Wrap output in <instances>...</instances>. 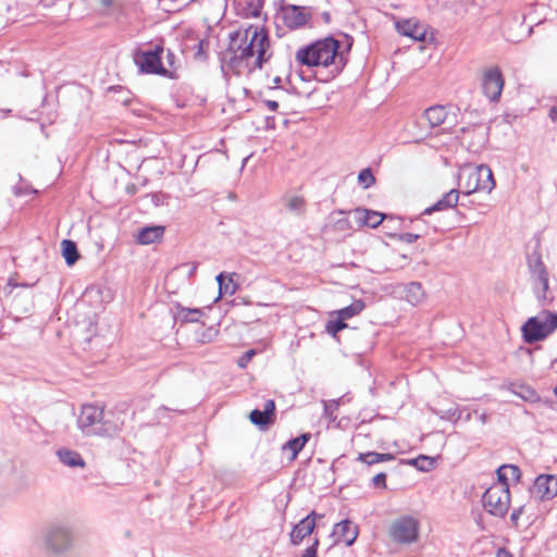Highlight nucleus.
<instances>
[{
    "label": "nucleus",
    "instance_id": "2",
    "mask_svg": "<svg viewBox=\"0 0 557 557\" xmlns=\"http://www.w3.org/2000/svg\"><path fill=\"white\" fill-rule=\"evenodd\" d=\"M338 49L339 42L326 37L300 48L296 53V60L309 67L329 69L330 74L335 76L345 65L343 53Z\"/></svg>",
    "mask_w": 557,
    "mask_h": 557
},
{
    "label": "nucleus",
    "instance_id": "40",
    "mask_svg": "<svg viewBox=\"0 0 557 557\" xmlns=\"http://www.w3.org/2000/svg\"><path fill=\"white\" fill-rule=\"evenodd\" d=\"M397 237L401 242L412 244L419 238V235L412 234V233H403V234L398 235Z\"/></svg>",
    "mask_w": 557,
    "mask_h": 557
},
{
    "label": "nucleus",
    "instance_id": "27",
    "mask_svg": "<svg viewBox=\"0 0 557 557\" xmlns=\"http://www.w3.org/2000/svg\"><path fill=\"white\" fill-rule=\"evenodd\" d=\"M285 207L286 209L295 214H302L306 209V200L302 196L299 195H289L285 198Z\"/></svg>",
    "mask_w": 557,
    "mask_h": 557
},
{
    "label": "nucleus",
    "instance_id": "10",
    "mask_svg": "<svg viewBox=\"0 0 557 557\" xmlns=\"http://www.w3.org/2000/svg\"><path fill=\"white\" fill-rule=\"evenodd\" d=\"M481 86L483 94L491 101H497L504 88V77L497 66H491L483 70Z\"/></svg>",
    "mask_w": 557,
    "mask_h": 557
},
{
    "label": "nucleus",
    "instance_id": "15",
    "mask_svg": "<svg viewBox=\"0 0 557 557\" xmlns=\"http://www.w3.org/2000/svg\"><path fill=\"white\" fill-rule=\"evenodd\" d=\"M135 62L144 73L159 74L164 72L159 51H147L138 53Z\"/></svg>",
    "mask_w": 557,
    "mask_h": 557
},
{
    "label": "nucleus",
    "instance_id": "47",
    "mask_svg": "<svg viewBox=\"0 0 557 557\" xmlns=\"http://www.w3.org/2000/svg\"><path fill=\"white\" fill-rule=\"evenodd\" d=\"M549 117L552 121H557V106L553 107L549 111Z\"/></svg>",
    "mask_w": 557,
    "mask_h": 557
},
{
    "label": "nucleus",
    "instance_id": "7",
    "mask_svg": "<svg viewBox=\"0 0 557 557\" xmlns=\"http://www.w3.org/2000/svg\"><path fill=\"white\" fill-rule=\"evenodd\" d=\"M484 509L494 517H505L510 507L508 483L492 484L482 496Z\"/></svg>",
    "mask_w": 557,
    "mask_h": 557
},
{
    "label": "nucleus",
    "instance_id": "9",
    "mask_svg": "<svg viewBox=\"0 0 557 557\" xmlns=\"http://www.w3.org/2000/svg\"><path fill=\"white\" fill-rule=\"evenodd\" d=\"M530 277L536 298L541 302L548 300V272L539 253H533L528 259Z\"/></svg>",
    "mask_w": 557,
    "mask_h": 557
},
{
    "label": "nucleus",
    "instance_id": "43",
    "mask_svg": "<svg viewBox=\"0 0 557 557\" xmlns=\"http://www.w3.org/2000/svg\"><path fill=\"white\" fill-rule=\"evenodd\" d=\"M214 334L215 333L213 332V330L209 329L207 332L201 334V337L199 338V341L202 343L211 342Z\"/></svg>",
    "mask_w": 557,
    "mask_h": 557
},
{
    "label": "nucleus",
    "instance_id": "52",
    "mask_svg": "<svg viewBox=\"0 0 557 557\" xmlns=\"http://www.w3.org/2000/svg\"><path fill=\"white\" fill-rule=\"evenodd\" d=\"M554 394L557 397V386L554 388Z\"/></svg>",
    "mask_w": 557,
    "mask_h": 557
},
{
    "label": "nucleus",
    "instance_id": "5",
    "mask_svg": "<svg viewBox=\"0 0 557 557\" xmlns=\"http://www.w3.org/2000/svg\"><path fill=\"white\" fill-rule=\"evenodd\" d=\"M41 546L49 554L64 555L74 546L72 529L66 524H52L41 534Z\"/></svg>",
    "mask_w": 557,
    "mask_h": 557
},
{
    "label": "nucleus",
    "instance_id": "26",
    "mask_svg": "<svg viewBox=\"0 0 557 557\" xmlns=\"http://www.w3.org/2000/svg\"><path fill=\"white\" fill-rule=\"evenodd\" d=\"M310 440L309 433H304L300 436L289 440L286 442L283 446V450H289L290 451V460L296 459L298 453L305 447L307 442Z\"/></svg>",
    "mask_w": 557,
    "mask_h": 557
},
{
    "label": "nucleus",
    "instance_id": "25",
    "mask_svg": "<svg viewBox=\"0 0 557 557\" xmlns=\"http://www.w3.org/2000/svg\"><path fill=\"white\" fill-rule=\"evenodd\" d=\"M406 300L416 306L424 300V292L420 283L412 282L405 287Z\"/></svg>",
    "mask_w": 557,
    "mask_h": 557
},
{
    "label": "nucleus",
    "instance_id": "20",
    "mask_svg": "<svg viewBox=\"0 0 557 557\" xmlns=\"http://www.w3.org/2000/svg\"><path fill=\"white\" fill-rule=\"evenodd\" d=\"M164 233V227L154 225V226H146L138 231L136 240L140 245H150L162 238Z\"/></svg>",
    "mask_w": 557,
    "mask_h": 557
},
{
    "label": "nucleus",
    "instance_id": "22",
    "mask_svg": "<svg viewBox=\"0 0 557 557\" xmlns=\"http://www.w3.org/2000/svg\"><path fill=\"white\" fill-rule=\"evenodd\" d=\"M57 456L60 460V462L66 467L71 468H84L85 461L83 457L74 450H71L69 448H60L57 450Z\"/></svg>",
    "mask_w": 557,
    "mask_h": 557
},
{
    "label": "nucleus",
    "instance_id": "18",
    "mask_svg": "<svg viewBox=\"0 0 557 557\" xmlns=\"http://www.w3.org/2000/svg\"><path fill=\"white\" fill-rule=\"evenodd\" d=\"M275 410V404L273 400L269 399L264 404L263 410L255 409L250 412V421L262 428L273 422Z\"/></svg>",
    "mask_w": 557,
    "mask_h": 557
},
{
    "label": "nucleus",
    "instance_id": "49",
    "mask_svg": "<svg viewBox=\"0 0 557 557\" xmlns=\"http://www.w3.org/2000/svg\"><path fill=\"white\" fill-rule=\"evenodd\" d=\"M385 220L387 221V223L385 224L384 227H387V228L393 227V224H389V223H392V222L395 223L396 222L395 219L392 218V216H387V219H385Z\"/></svg>",
    "mask_w": 557,
    "mask_h": 557
},
{
    "label": "nucleus",
    "instance_id": "24",
    "mask_svg": "<svg viewBox=\"0 0 557 557\" xmlns=\"http://www.w3.org/2000/svg\"><path fill=\"white\" fill-rule=\"evenodd\" d=\"M521 478V470L515 465H504L497 469L496 483H508V480L519 481Z\"/></svg>",
    "mask_w": 557,
    "mask_h": 557
},
{
    "label": "nucleus",
    "instance_id": "51",
    "mask_svg": "<svg viewBox=\"0 0 557 557\" xmlns=\"http://www.w3.org/2000/svg\"><path fill=\"white\" fill-rule=\"evenodd\" d=\"M195 271H196V265H194L193 269H190V273H193Z\"/></svg>",
    "mask_w": 557,
    "mask_h": 557
},
{
    "label": "nucleus",
    "instance_id": "38",
    "mask_svg": "<svg viewBox=\"0 0 557 557\" xmlns=\"http://www.w3.org/2000/svg\"><path fill=\"white\" fill-rule=\"evenodd\" d=\"M318 546L319 540L314 539L313 543L306 549L305 554L301 557H318Z\"/></svg>",
    "mask_w": 557,
    "mask_h": 557
},
{
    "label": "nucleus",
    "instance_id": "45",
    "mask_svg": "<svg viewBox=\"0 0 557 557\" xmlns=\"http://www.w3.org/2000/svg\"><path fill=\"white\" fill-rule=\"evenodd\" d=\"M496 557H512V556L508 550L500 548L497 550Z\"/></svg>",
    "mask_w": 557,
    "mask_h": 557
},
{
    "label": "nucleus",
    "instance_id": "41",
    "mask_svg": "<svg viewBox=\"0 0 557 557\" xmlns=\"http://www.w3.org/2000/svg\"><path fill=\"white\" fill-rule=\"evenodd\" d=\"M373 485L376 487H385L386 486V475L384 473L376 474L373 480Z\"/></svg>",
    "mask_w": 557,
    "mask_h": 557
},
{
    "label": "nucleus",
    "instance_id": "50",
    "mask_svg": "<svg viewBox=\"0 0 557 557\" xmlns=\"http://www.w3.org/2000/svg\"><path fill=\"white\" fill-rule=\"evenodd\" d=\"M470 419H471V413H468V414L465 417V420H466V421H470Z\"/></svg>",
    "mask_w": 557,
    "mask_h": 557
},
{
    "label": "nucleus",
    "instance_id": "33",
    "mask_svg": "<svg viewBox=\"0 0 557 557\" xmlns=\"http://www.w3.org/2000/svg\"><path fill=\"white\" fill-rule=\"evenodd\" d=\"M410 463L412 466H414L417 469H419L420 471L426 472V471L432 470V468L434 466V460H433V458L421 455V456L410 460Z\"/></svg>",
    "mask_w": 557,
    "mask_h": 557
},
{
    "label": "nucleus",
    "instance_id": "44",
    "mask_svg": "<svg viewBox=\"0 0 557 557\" xmlns=\"http://www.w3.org/2000/svg\"><path fill=\"white\" fill-rule=\"evenodd\" d=\"M203 46H205L203 40H199L197 44V52H196L197 57H200L203 54Z\"/></svg>",
    "mask_w": 557,
    "mask_h": 557
},
{
    "label": "nucleus",
    "instance_id": "11",
    "mask_svg": "<svg viewBox=\"0 0 557 557\" xmlns=\"http://www.w3.org/2000/svg\"><path fill=\"white\" fill-rule=\"evenodd\" d=\"M348 215L350 218L351 223L356 225L358 228L364 226L375 228L380 224H382L383 221H385V219H387V215L379 211L366 208H356L354 210H350L348 212Z\"/></svg>",
    "mask_w": 557,
    "mask_h": 557
},
{
    "label": "nucleus",
    "instance_id": "30",
    "mask_svg": "<svg viewBox=\"0 0 557 557\" xmlns=\"http://www.w3.org/2000/svg\"><path fill=\"white\" fill-rule=\"evenodd\" d=\"M511 391L525 401L535 403L540 399L536 392L529 385H512Z\"/></svg>",
    "mask_w": 557,
    "mask_h": 557
},
{
    "label": "nucleus",
    "instance_id": "34",
    "mask_svg": "<svg viewBox=\"0 0 557 557\" xmlns=\"http://www.w3.org/2000/svg\"><path fill=\"white\" fill-rule=\"evenodd\" d=\"M358 182L363 188H369L375 183V177L370 169H363L358 174Z\"/></svg>",
    "mask_w": 557,
    "mask_h": 557
},
{
    "label": "nucleus",
    "instance_id": "39",
    "mask_svg": "<svg viewBox=\"0 0 557 557\" xmlns=\"http://www.w3.org/2000/svg\"><path fill=\"white\" fill-rule=\"evenodd\" d=\"M450 421H458L460 418H461V411L459 410V408H453V409H449L446 411V416L444 417Z\"/></svg>",
    "mask_w": 557,
    "mask_h": 557
},
{
    "label": "nucleus",
    "instance_id": "19",
    "mask_svg": "<svg viewBox=\"0 0 557 557\" xmlns=\"http://www.w3.org/2000/svg\"><path fill=\"white\" fill-rule=\"evenodd\" d=\"M237 274L236 273H220L215 280L219 285V295L215 298V302L221 299L223 295H234L237 292L238 285L235 281Z\"/></svg>",
    "mask_w": 557,
    "mask_h": 557
},
{
    "label": "nucleus",
    "instance_id": "35",
    "mask_svg": "<svg viewBox=\"0 0 557 557\" xmlns=\"http://www.w3.org/2000/svg\"><path fill=\"white\" fill-rule=\"evenodd\" d=\"M345 327H347V324L345 323V321H343L342 319H339L337 317L336 320H330L326 324V331L329 334L333 335V336H336V334L344 330Z\"/></svg>",
    "mask_w": 557,
    "mask_h": 557
},
{
    "label": "nucleus",
    "instance_id": "3",
    "mask_svg": "<svg viewBox=\"0 0 557 557\" xmlns=\"http://www.w3.org/2000/svg\"><path fill=\"white\" fill-rule=\"evenodd\" d=\"M459 187L465 195L475 191L491 193L495 188V180L490 166L467 164L459 170Z\"/></svg>",
    "mask_w": 557,
    "mask_h": 557
},
{
    "label": "nucleus",
    "instance_id": "12",
    "mask_svg": "<svg viewBox=\"0 0 557 557\" xmlns=\"http://www.w3.org/2000/svg\"><path fill=\"white\" fill-rule=\"evenodd\" d=\"M281 15L284 24L290 29L305 26L311 17V13L307 8L293 4L283 7Z\"/></svg>",
    "mask_w": 557,
    "mask_h": 557
},
{
    "label": "nucleus",
    "instance_id": "4",
    "mask_svg": "<svg viewBox=\"0 0 557 557\" xmlns=\"http://www.w3.org/2000/svg\"><path fill=\"white\" fill-rule=\"evenodd\" d=\"M103 418V410L100 407L85 405L82 407L77 423L79 429L87 435L101 433L113 435L121 430L124 423L123 420L120 419H115L114 421L106 419L101 426H97Z\"/></svg>",
    "mask_w": 557,
    "mask_h": 557
},
{
    "label": "nucleus",
    "instance_id": "23",
    "mask_svg": "<svg viewBox=\"0 0 557 557\" xmlns=\"http://www.w3.org/2000/svg\"><path fill=\"white\" fill-rule=\"evenodd\" d=\"M424 117L430 126L436 127L443 124L447 117V111L443 106L430 107L424 111Z\"/></svg>",
    "mask_w": 557,
    "mask_h": 557
},
{
    "label": "nucleus",
    "instance_id": "32",
    "mask_svg": "<svg viewBox=\"0 0 557 557\" xmlns=\"http://www.w3.org/2000/svg\"><path fill=\"white\" fill-rule=\"evenodd\" d=\"M200 309L181 308L177 312V319L184 323L198 322L202 317Z\"/></svg>",
    "mask_w": 557,
    "mask_h": 557
},
{
    "label": "nucleus",
    "instance_id": "17",
    "mask_svg": "<svg viewBox=\"0 0 557 557\" xmlns=\"http://www.w3.org/2000/svg\"><path fill=\"white\" fill-rule=\"evenodd\" d=\"M398 33L417 41L425 40L426 26L416 18H409L396 23Z\"/></svg>",
    "mask_w": 557,
    "mask_h": 557
},
{
    "label": "nucleus",
    "instance_id": "36",
    "mask_svg": "<svg viewBox=\"0 0 557 557\" xmlns=\"http://www.w3.org/2000/svg\"><path fill=\"white\" fill-rule=\"evenodd\" d=\"M341 405V398L338 399H333V400H330V401H324V413L331 418L332 420H334L336 417L334 416V412L337 410V408L339 407Z\"/></svg>",
    "mask_w": 557,
    "mask_h": 557
},
{
    "label": "nucleus",
    "instance_id": "37",
    "mask_svg": "<svg viewBox=\"0 0 557 557\" xmlns=\"http://www.w3.org/2000/svg\"><path fill=\"white\" fill-rule=\"evenodd\" d=\"M257 355V350L249 349L237 360V366L242 369H245L249 361Z\"/></svg>",
    "mask_w": 557,
    "mask_h": 557
},
{
    "label": "nucleus",
    "instance_id": "14",
    "mask_svg": "<svg viewBox=\"0 0 557 557\" xmlns=\"http://www.w3.org/2000/svg\"><path fill=\"white\" fill-rule=\"evenodd\" d=\"M534 493L542 500H550L557 496V476L554 474H540L534 481Z\"/></svg>",
    "mask_w": 557,
    "mask_h": 557
},
{
    "label": "nucleus",
    "instance_id": "1",
    "mask_svg": "<svg viewBox=\"0 0 557 557\" xmlns=\"http://www.w3.org/2000/svg\"><path fill=\"white\" fill-rule=\"evenodd\" d=\"M230 38V49L234 52V58L245 62L248 67L260 69L270 58L268 34L260 26L240 28Z\"/></svg>",
    "mask_w": 557,
    "mask_h": 557
},
{
    "label": "nucleus",
    "instance_id": "16",
    "mask_svg": "<svg viewBox=\"0 0 557 557\" xmlns=\"http://www.w3.org/2000/svg\"><path fill=\"white\" fill-rule=\"evenodd\" d=\"M332 536L334 543L344 542L346 546H351L358 537V527L350 520H344L334 525Z\"/></svg>",
    "mask_w": 557,
    "mask_h": 557
},
{
    "label": "nucleus",
    "instance_id": "42",
    "mask_svg": "<svg viewBox=\"0 0 557 557\" xmlns=\"http://www.w3.org/2000/svg\"><path fill=\"white\" fill-rule=\"evenodd\" d=\"M522 513H523V506H520V507L513 509V511L510 516V519L515 525L518 524V520Z\"/></svg>",
    "mask_w": 557,
    "mask_h": 557
},
{
    "label": "nucleus",
    "instance_id": "28",
    "mask_svg": "<svg viewBox=\"0 0 557 557\" xmlns=\"http://www.w3.org/2000/svg\"><path fill=\"white\" fill-rule=\"evenodd\" d=\"M364 308V305L361 300H357L352 302L350 306L345 307L341 310L334 311L332 314H335L343 321L350 319L357 314H359Z\"/></svg>",
    "mask_w": 557,
    "mask_h": 557
},
{
    "label": "nucleus",
    "instance_id": "13",
    "mask_svg": "<svg viewBox=\"0 0 557 557\" xmlns=\"http://www.w3.org/2000/svg\"><path fill=\"white\" fill-rule=\"evenodd\" d=\"M315 511H311L307 517L301 519L296 525H294L289 537L293 545H299L304 539L309 536L314 528L317 518H321Z\"/></svg>",
    "mask_w": 557,
    "mask_h": 557
},
{
    "label": "nucleus",
    "instance_id": "31",
    "mask_svg": "<svg viewBox=\"0 0 557 557\" xmlns=\"http://www.w3.org/2000/svg\"><path fill=\"white\" fill-rule=\"evenodd\" d=\"M359 460L367 465H374L379 462H385L394 459V456L392 454H380V453H366L359 455Z\"/></svg>",
    "mask_w": 557,
    "mask_h": 557
},
{
    "label": "nucleus",
    "instance_id": "29",
    "mask_svg": "<svg viewBox=\"0 0 557 557\" xmlns=\"http://www.w3.org/2000/svg\"><path fill=\"white\" fill-rule=\"evenodd\" d=\"M62 256L69 265H73L78 259L77 248L74 242L64 239L61 243Z\"/></svg>",
    "mask_w": 557,
    "mask_h": 557
},
{
    "label": "nucleus",
    "instance_id": "46",
    "mask_svg": "<svg viewBox=\"0 0 557 557\" xmlns=\"http://www.w3.org/2000/svg\"><path fill=\"white\" fill-rule=\"evenodd\" d=\"M478 418H479V421L481 422V424H483V425H484V424L487 422V420H488V416H487V413H486V412H481V413H479Z\"/></svg>",
    "mask_w": 557,
    "mask_h": 557
},
{
    "label": "nucleus",
    "instance_id": "6",
    "mask_svg": "<svg viewBox=\"0 0 557 557\" xmlns=\"http://www.w3.org/2000/svg\"><path fill=\"white\" fill-rule=\"evenodd\" d=\"M557 329V313L542 311L530 318L522 326L523 338L527 343L544 339Z\"/></svg>",
    "mask_w": 557,
    "mask_h": 557
},
{
    "label": "nucleus",
    "instance_id": "8",
    "mask_svg": "<svg viewBox=\"0 0 557 557\" xmlns=\"http://www.w3.org/2000/svg\"><path fill=\"white\" fill-rule=\"evenodd\" d=\"M420 532L419 520L410 515H405L392 521L388 528V536L397 544L410 545L418 541Z\"/></svg>",
    "mask_w": 557,
    "mask_h": 557
},
{
    "label": "nucleus",
    "instance_id": "21",
    "mask_svg": "<svg viewBox=\"0 0 557 557\" xmlns=\"http://www.w3.org/2000/svg\"><path fill=\"white\" fill-rule=\"evenodd\" d=\"M458 199H459V191L457 189H450L432 207L426 208L423 213L431 214L434 211H442V210H446L449 208H454L458 203Z\"/></svg>",
    "mask_w": 557,
    "mask_h": 557
},
{
    "label": "nucleus",
    "instance_id": "48",
    "mask_svg": "<svg viewBox=\"0 0 557 557\" xmlns=\"http://www.w3.org/2000/svg\"><path fill=\"white\" fill-rule=\"evenodd\" d=\"M267 106L272 111L276 110L277 107H278L277 102L276 101H272V100L267 101Z\"/></svg>",
    "mask_w": 557,
    "mask_h": 557
}]
</instances>
